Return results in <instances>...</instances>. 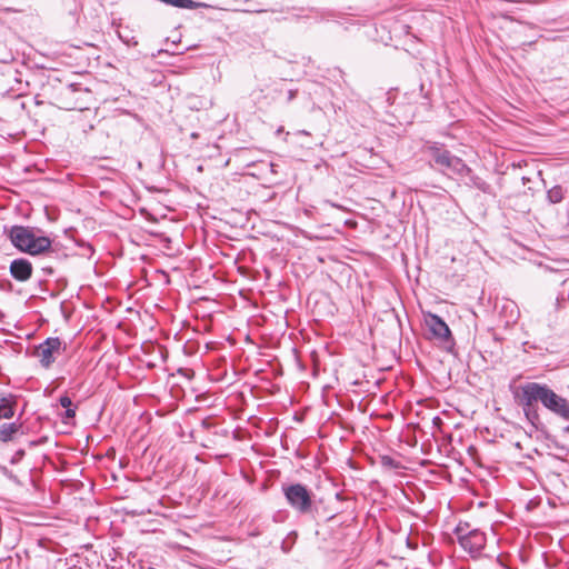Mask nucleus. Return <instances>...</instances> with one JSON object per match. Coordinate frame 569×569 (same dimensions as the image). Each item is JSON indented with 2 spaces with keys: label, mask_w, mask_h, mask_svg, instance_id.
<instances>
[{
  "label": "nucleus",
  "mask_w": 569,
  "mask_h": 569,
  "mask_svg": "<svg viewBox=\"0 0 569 569\" xmlns=\"http://www.w3.org/2000/svg\"><path fill=\"white\" fill-rule=\"evenodd\" d=\"M525 401L526 405L531 402H541L545 408L552 413L569 421V401L557 395L547 385L538 382H528L525 385Z\"/></svg>",
  "instance_id": "f257e3e1"
},
{
  "label": "nucleus",
  "mask_w": 569,
  "mask_h": 569,
  "mask_svg": "<svg viewBox=\"0 0 569 569\" xmlns=\"http://www.w3.org/2000/svg\"><path fill=\"white\" fill-rule=\"evenodd\" d=\"M8 236L17 249L31 256L41 254L51 249V239L46 236H36L33 229L29 227L12 226Z\"/></svg>",
  "instance_id": "f03ea898"
},
{
  "label": "nucleus",
  "mask_w": 569,
  "mask_h": 569,
  "mask_svg": "<svg viewBox=\"0 0 569 569\" xmlns=\"http://www.w3.org/2000/svg\"><path fill=\"white\" fill-rule=\"evenodd\" d=\"M283 495L288 505L301 515H308L312 511L313 493L302 483H291L282 486Z\"/></svg>",
  "instance_id": "7ed1b4c3"
},
{
  "label": "nucleus",
  "mask_w": 569,
  "mask_h": 569,
  "mask_svg": "<svg viewBox=\"0 0 569 569\" xmlns=\"http://www.w3.org/2000/svg\"><path fill=\"white\" fill-rule=\"evenodd\" d=\"M429 156L436 166L445 173L467 174L469 168L458 157L451 154L448 150L432 146L429 148Z\"/></svg>",
  "instance_id": "20e7f679"
},
{
  "label": "nucleus",
  "mask_w": 569,
  "mask_h": 569,
  "mask_svg": "<svg viewBox=\"0 0 569 569\" xmlns=\"http://www.w3.org/2000/svg\"><path fill=\"white\" fill-rule=\"evenodd\" d=\"M456 535L463 550L473 558L478 557L486 546V535L478 529L467 531L465 527L459 525Z\"/></svg>",
  "instance_id": "39448f33"
},
{
  "label": "nucleus",
  "mask_w": 569,
  "mask_h": 569,
  "mask_svg": "<svg viewBox=\"0 0 569 569\" xmlns=\"http://www.w3.org/2000/svg\"><path fill=\"white\" fill-rule=\"evenodd\" d=\"M62 341L57 337L47 338L42 343L34 348L33 356L40 365L48 369L56 361L57 357L64 351Z\"/></svg>",
  "instance_id": "423d86ee"
},
{
  "label": "nucleus",
  "mask_w": 569,
  "mask_h": 569,
  "mask_svg": "<svg viewBox=\"0 0 569 569\" xmlns=\"http://www.w3.org/2000/svg\"><path fill=\"white\" fill-rule=\"evenodd\" d=\"M425 322L433 338L440 341L450 340L451 331L448 325L439 316L428 313L425 318Z\"/></svg>",
  "instance_id": "0eeeda50"
},
{
  "label": "nucleus",
  "mask_w": 569,
  "mask_h": 569,
  "mask_svg": "<svg viewBox=\"0 0 569 569\" xmlns=\"http://www.w3.org/2000/svg\"><path fill=\"white\" fill-rule=\"evenodd\" d=\"M10 274L18 281H27L32 276V264L29 260L19 258L10 263Z\"/></svg>",
  "instance_id": "6e6552de"
},
{
  "label": "nucleus",
  "mask_w": 569,
  "mask_h": 569,
  "mask_svg": "<svg viewBox=\"0 0 569 569\" xmlns=\"http://www.w3.org/2000/svg\"><path fill=\"white\" fill-rule=\"evenodd\" d=\"M16 399L13 396L0 398V419H11L14 416Z\"/></svg>",
  "instance_id": "1a4fd4ad"
},
{
  "label": "nucleus",
  "mask_w": 569,
  "mask_h": 569,
  "mask_svg": "<svg viewBox=\"0 0 569 569\" xmlns=\"http://www.w3.org/2000/svg\"><path fill=\"white\" fill-rule=\"evenodd\" d=\"M521 393L518 396V402L522 407L523 412L529 421L533 423L536 419L539 418L538 412L535 408L537 402H531L530 405H526L525 401V385L520 387Z\"/></svg>",
  "instance_id": "9d476101"
},
{
  "label": "nucleus",
  "mask_w": 569,
  "mask_h": 569,
  "mask_svg": "<svg viewBox=\"0 0 569 569\" xmlns=\"http://www.w3.org/2000/svg\"><path fill=\"white\" fill-rule=\"evenodd\" d=\"M20 426L12 423H2L0 426V441L8 442L12 440L13 436L19 431Z\"/></svg>",
  "instance_id": "9b49d317"
},
{
  "label": "nucleus",
  "mask_w": 569,
  "mask_h": 569,
  "mask_svg": "<svg viewBox=\"0 0 569 569\" xmlns=\"http://www.w3.org/2000/svg\"><path fill=\"white\" fill-rule=\"evenodd\" d=\"M547 197L551 203H559L562 201L565 192L560 186H555L548 191Z\"/></svg>",
  "instance_id": "f8f14e48"
},
{
  "label": "nucleus",
  "mask_w": 569,
  "mask_h": 569,
  "mask_svg": "<svg viewBox=\"0 0 569 569\" xmlns=\"http://www.w3.org/2000/svg\"><path fill=\"white\" fill-rule=\"evenodd\" d=\"M380 462H381V466L385 467V468H388V469H397L399 468V462L396 461L393 458H391L390 456H382L380 458Z\"/></svg>",
  "instance_id": "ddd939ff"
},
{
  "label": "nucleus",
  "mask_w": 569,
  "mask_h": 569,
  "mask_svg": "<svg viewBox=\"0 0 569 569\" xmlns=\"http://www.w3.org/2000/svg\"><path fill=\"white\" fill-rule=\"evenodd\" d=\"M59 402L63 408L72 407V401L68 396L60 397Z\"/></svg>",
  "instance_id": "4468645a"
},
{
  "label": "nucleus",
  "mask_w": 569,
  "mask_h": 569,
  "mask_svg": "<svg viewBox=\"0 0 569 569\" xmlns=\"http://www.w3.org/2000/svg\"><path fill=\"white\" fill-rule=\"evenodd\" d=\"M76 416V410L72 407L66 408L64 419H72Z\"/></svg>",
  "instance_id": "2eb2a0df"
},
{
  "label": "nucleus",
  "mask_w": 569,
  "mask_h": 569,
  "mask_svg": "<svg viewBox=\"0 0 569 569\" xmlns=\"http://www.w3.org/2000/svg\"><path fill=\"white\" fill-rule=\"evenodd\" d=\"M296 94H297V91H295V90H290V91L288 92V100H289V101L293 100V99L296 98Z\"/></svg>",
  "instance_id": "dca6fc26"
},
{
  "label": "nucleus",
  "mask_w": 569,
  "mask_h": 569,
  "mask_svg": "<svg viewBox=\"0 0 569 569\" xmlns=\"http://www.w3.org/2000/svg\"><path fill=\"white\" fill-rule=\"evenodd\" d=\"M69 89H70L72 92H74V91L79 90L80 88H79V84H77V83H71V84L69 86Z\"/></svg>",
  "instance_id": "f3484780"
},
{
  "label": "nucleus",
  "mask_w": 569,
  "mask_h": 569,
  "mask_svg": "<svg viewBox=\"0 0 569 569\" xmlns=\"http://www.w3.org/2000/svg\"><path fill=\"white\" fill-rule=\"evenodd\" d=\"M327 203H329L331 207H335V208H341L340 206H337V204H335L332 202H329V201H327Z\"/></svg>",
  "instance_id": "a211bd4d"
}]
</instances>
